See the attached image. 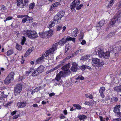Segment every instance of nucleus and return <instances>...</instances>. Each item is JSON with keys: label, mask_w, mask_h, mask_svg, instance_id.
Masks as SVG:
<instances>
[{"label": "nucleus", "mask_w": 121, "mask_h": 121, "mask_svg": "<svg viewBox=\"0 0 121 121\" xmlns=\"http://www.w3.org/2000/svg\"><path fill=\"white\" fill-rule=\"evenodd\" d=\"M23 34L31 39H34L38 37V35L35 31L30 30H26L24 31Z\"/></svg>", "instance_id": "1"}, {"label": "nucleus", "mask_w": 121, "mask_h": 121, "mask_svg": "<svg viewBox=\"0 0 121 121\" xmlns=\"http://www.w3.org/2000/svg\"><path fill=\"white\" fill-rule=\"evenodd\" d=\"M80 1L79 0H74L70 6V8L71 9H73L76 7L77 10H79L83 6V4H82L78 6L79 4Z\"/></svg>", "instance_id": "2"}, {"label": "nucleus", "mask_w": 121, "mask_h": 121, "mask_svg": "<svg viewBox=\"0 0 121 121\" xmlns=\"http://www.w3.org/2000/svg\"><path fill=\"white\" fill-rule=\"evenodd\" d=\"M14 75V72H11L4 80V83L6 84H8L10 83L13 80Z\"/></svg>", "instance_id": "3"}, {"label": "nucleus", "mask_w": 121, "mask_h": 121, "mask_svg": "<svg viewBox=\"0 0 121 121\" xmlns=\"http://www.w3.org/2000/svg\"><path fill=\"white\" fill-rule=\"evenodd\" d=\"M75 38H72L70 37H68L66 38H63L59 41L58 43L60 45L62 46L66 43L67 41L72 40L73 42H75Z\"/></svg>", "instance_id": "4"}, {"label": "nucleus", "mask_w": 121, "mask_h": 121, "mask_svg": "<svg viewBox=\"0 0 121 121\" xmlns=\"http://www.w3.org/2000/svg\"><path fill=\"white\" fill-rule=\"evenodd\" d=\"M70 67V64L68 63L65 65L61 68L63 70V71H62L63 74L65 75L66 76L71 73L70 71L68 70Z\"/></svg>", "instance_id": "5"}, {"label": "nucleus", "mask_w": 121, "mask_h": 121, "mask_svg": "<svg viewBox=\"0 0 121 121\" xmlns=\"http://www.w3.org/2000/svg\"><path fill=\"white\" fill-rule=\"evenodd\" d=\"M22 85L21 84L16 85L14 88V93L15 95L19 94L22 89Z\"/></svg>", "instance_id": "6"}, {"label": "nucleus", "mask_w": 121, "mask_h": 121, "mask_svg": "<svg viewBox=\"0 0 121 121\" xmlns=\"http://www.w3.org/2000/svg\"><path fill=\"white\" fill-rule=\"evenodd\" d=\"M66 76V75L63 74L62 71H60L59 72V73L57 74L55 78V79L56 80L58 81L60 80L61 77H64Z\"/></svg>", "instance_id": "7"}, {"label": "nucleus", "mask_w": 121, "mask_h": 121, "mask_svg": "<svg viewBox=\"0 0 121 121\" xmlns=\"http://www.w3.org/2000/svg\"><path fill=\"white\" fill-rule=\"evenodd\" d=\"M27 104L26 102L25 101L23 102L20 101L17 103V105L19 108H24L25 107Z\"/></svg>", "instance_id": "8"}, {"label": "nucleus", "mask_w": 121, "mask_h": 121, "mask_svg": "<svg viewBox=\"0 0 121 121\" xmlns=\"http://www.w3.org/2000/svg\"><path fill=\"white\" fill-rule=\"evenodd\" d=\"M57 46V43L54 44L51 48L48 50L49 53L51 54H53L54 51L57 49L56 48Z\"/></svg>", "instance_id": "9"}, {"label": "nucleus", "mask_w": 121, "mask_h": 121, "mask_svg": "<svg viewBox=\"0 0 121 121\" xmlns=\"http://www.w3.org/2000/svg\"><path fill=\"white\" fill-rule=\"evenodd\" d=\"M41 89V87L39 86L35 88L34 90L32 91L31 92L30 91H28L27 92V96L30 97L32 96V94L33 92L34 91V92H37L39 90Z\"/></svg>", "instance_id": "10"}, {"label": "nucleus", "mask_w": 121, "mask_h": 121, "mask_svg": "<svg viewBox=\"0 0 121 121\" xmlns=\"http://www.w3.org/2000/svg\"><path fill=\"white\" fill-rule=\"evenodd\" d=\"M78 65L75 62L73 63L72 66L71 68V70L73 72H76L78 69Z\"/></svg>", "instance_id": "11"}, {"label": "nucleus", "mask_w": 121, "mask_h": 121, "mask_svg": "<svg viewBox=\"0 0 121 121\" xmlns=\"http://www.w3.org/2000/svg\"><path fill=\"white\" fill-rule=\"evenodd\" d=\"M105 88L104 87H101L99 90V92L101 97L104 98V93L105 91Z\"/></svg>", "instance_id": "12"}, {"label": "nucleus", "mask_w": 121, "mask_h": 121, "mask_svg": "<svg viewBox=\"0 0 121 121\" xmlns=\"http://www.w3.org/2000/svg\"><path fill=\"white\" fill-rule=\"evenodd\" d=\"M60 15H59L58 14L56 15L54 17V19L53 20L56 23H58L60 21V20L61 18L60 17Z\"/></svg>", "instance_id": "13"}, {"label": "nucleus", "mask_w": 121, "mask_h": 121, "mask_svg": "<svg viewBox=\"0 0 121 121\" xmlns=\"http://www.w3.org/2000/svg\"><path fill=\"white\" fill-rule=\"evenodd\" d=\"M44 56L43 55L41 57L38 59L36 61V63L37 64L41 63L44 60Z\"/></svg>", "instance_id": "14"}, {"label": "nucleus", "mask_w": 121, "mask_h": 121, "mask_svg": "<svg viewBox=\"0 0 121 121\" xmlns=\"http://www.w3.org/2000/svg\"><path fill=\"white\" fill-rule=\"evenodd\" d=\"M115 17V19L117 20L118 22H121V13L116 15Z\"/></svg>", "instance_id": "15"}, {"label": "nucleus", "mask_w": 121, "mask_h": 121, "mask_svg": "<svg viewBox=\"0 0 121 121\" xmlns=\"http://www.w3.org/2000/svg\"><path fill=\"white\" fill-rule=\"evenodd\" d=\"M105 23L104 21L103 20H101L98 23L97 25V26L96 27V28L97 29V27H99L100 28L101 27L103 26Z\"/></svg>", "instance_id": "16"}, {"label": "nucleus", "mask_w": 121, "mask_h": 121, "mask_svg": "<svg viewBox=\"0 0 121 121\" xmlns=\"http://www.w3.org/2000/svg\"><path fill=\"white\" fill-rule=\"evenodd\" d=\"M110 52L109 51L107 52H104L102 57L106 59H108L110 57Z\"/></svg>", "instance_id": "17"}, {"label": "nucleus", "mask_w": 121, "mask_h": 121, "mask_svg": "<svg viewBox=\"0 0 121 121\" xmlns=\"http://www.w3.org/2000/svg\"><path fill=\"white\" fill-rule=\"evenodd\" d=\"M17 6H20V7H22L24 5V4L23 3L22 0H17Z\"/></svg>", "instance_id": "18"}, {"label": "nucleus", "mask_w": 121, "mask_h": 121, "mask_svg": "<svg viewBox=\"0 0 121 121\" xmlns=\"http://www.w3.org/2000/svg\"><path fill=\"white\" fill-rule=\"evenodd\" d=\"M44 67L43 65H41L37 69L39 73H42L44 69Z\"/></svg>", "instance_id": "19"}, {"label": "nucleus", "mask_w": 121, "mask_h": 121, "mask_svg": "<svg viewBox=\"0 0 121 121\" xmlns=\"http://www.w3.org/2000/svg\"><path fill=\"white\" fill-rule=\"evenodd\" d=\"M104 52L103 50L101 48H99L98 51V53L99 56L100 57H102Z\"/></svg>", "instance_id": "20"}, {"label": "nucleus", "mask_w": 121, "mask_h": 121, "mask_svg": "<svg viewBox=\"0 0 121 121\" xmlns=\"http://www.w3.org/2000/svg\"><path fill=\"white\" fill-rule=\"evenodd\" d=\"M120 107V105H118L117 106H116L114 108V111L117 113H119Z\"/></svg>", "instance_id": "21"}, {"label": "nucleus", "mask_w": 121, "mask_h": 121, "mask_svg": "<svg viewBox=\"0 0 121 121\" xmlns=\"http://www.w3.org/2000/svg\"><path fill=\"white\" fill-rule=\"evenodd\" d=\"M78 33V29H76L72 32L71 36L73 37H76Z\"/></svg>", "instance_id": "22"}, {"label": "nucleus", "mask_w": 121, "mask_h": 121, "mask_svg": "<svg viewBox=\"0 0 121 121\" xmlns=\"http://www.w3.org/2000/svg\"><path fill=\"white\" fill-rule=\"evenodd\" d=\"M54 21H53L52 22H50L48 25V27L49 28H50L54 26L55 24H57V23H56Z\"/></svg>", "instance_id": "23"}, {"label": "nucleus", "mask_w": 121, "mask_h": 121, "mask_svg": "<svg viewBox=\"0 0 121 121\" xmlns=\"http://www.w3.org/2000/svg\"><path fill=\"white\" fill-rule=\"evenodd\" d=\"M33 50L32 48H29V49L27 51L26 53L24 55V57H27V56H28L32 52Z\"/></svg>", "instance_id": "24"}, {"label": "nucleus", "mask_w": 121, "mask_h": 121, "mask_svg": "<svg viewBox=\"0 0 121 121\" xmlns=\"http://www.w3.org/2000/svg\"><path fill=\"white\" fill-rule=\"evenodd\" d=\"M39 35L42 38H45L47 36L46 32H41L39 33Z\"/></svg>", "instance_id": "25"}, {"label": "nucleus", "mask_w": 121, "mask_h": 121, "mask_svg": "<svg viewBox=\"0 0 121 121\" xmlns=\"http://www.w3.org/2000/svg\"><path fill=\"white\" fill-rule=\"evenodd\" d=\"M115 0H111L108 5L107 6V8H109L111 7L114 4Z\"/></svg>", "instance_id": "26"}, {"label": "nucleus", "mask_w": 121, "mask_h": 121, "mask_svg": "<svg viewBox=\"0 0 121 121\" xmlns=\"http://www.w3.org/2000/svg\"><path fill=\"white\" fill-rule=\"evenodd\" d=\"M63 63H64V62H63V61H61V64H60L58 65L56 67L54 68L53 69L50 70V72H52L54 70H56V69H58V68L60 67L61 66H62V65H63V64H62Z\"/></svg>", "instance_id": "27"}, {"label": "nucleus", "mask_w": 121, "mask_h": 121, "mask_svg": "<svg viewBox=\"0 0 121 121\" xmlns=\"http://www.w3.org/2000/svg\"><path fill=\"white\" fill-rule=\"evenodd\" d=\"M47 36L48 37H50L53 34V32L52 30H49L48 32H46Z\"/></svg>", "instance_id": "28"}, {"label": "nucleus", "mask_w": 121, "mask_h": 121, "mask_svg": "<svg viewBox=\"0 0 121 121\" xmlns=\"http://www.w3.org/2000/svg\"><path fill=\"white\" fill-rule=\"evenodd\" d=\"M99 60L97 58H95L93 59L92 60V62L93 64H96V65L97 66L98 63L99 62Z\"/></svg>", "instance_id": "29"}, {"label": "nucleus", "mask_w": 121, "mask_h": 121, "mask_svg": "<svg viewBox=\"0 0 121 121\" xmlns=\"http://www.w3.org/2000/svg\"><path fill=\"white\" fill-rule=\"evenodd\" d=\"M39 73L36 69V70H34V71H33V72L32 74V75L33 77L36 76L38 75Z\"/></svg>", "instance_id": "30"}, {"label": "nucleus", "mask_w": 121, "mask_h": 121, "mask_svg": "<svg viewBox=\"0 0 121 121\" xmlns=\"http://www.w3.org/2000/svg\"><path fill=\"white\" fill-rule=\"evenodd\" d=\"M116 21H117V20L115 19V17L111 20L110 22V24L111 25H113L115 23Z\"/></svg>", "instance_id": "31"}, {"label": "nucleus", "mask_w": 121, "mask_h": 121, "mask_svg": "<svg viewBox=\"0 0 121 121\" xmlns=\"http://www.w3.org/2000/svg\"><path fill=\"white\" fill-rule=\"evenodd\" d=\"M111 103L115 102L117 101L118 100V99L117 98L114 97H112L111 99Z\"/></svg>", "instance_id": "32"}, {"label": "nucleus", "mask_w": 121, "mask_h": 121, "mask_svg": "<svg viewBox=\"0 0 121 121\" xmlns=\"http://www.w3.org/2000/svg\"><path fill=\"white\" fill-rule=\"evenodd\" d=\"M121 87L120 86H116L114 88V90L117 92H120L121 91Z\"/></svg>", "instance_id": "33"}, {"label": "nucleus", "mask_w": 121, "mask_h": 121, "mask_svg": "<svg viewBox=\"0 0 121 121\" xmlns=\"http://www.w3.org/2000/svg\"><path fill=\"white\" fill-rule=\"evenodd\" d=\"M104 62L101 61L99 60V62L97 64V66H102L104 65Z\"/></svg>", "instance_id": "34"}, {"label": "nucleus", "mask_w": 121, "mask_h": 121, "mask_svg": "<svg viewBox=\"0 0 121 121\" xmlns=\"http://www.w3.org/2000/svg\"><path fill=\"white\" fill-rule=\"evenodd\" d=\"M13 49H11L7 52V56L13 54Z\"/></svg>", "instance_id": "35"}, {"label": "nucleus", "mask_w": 121, "mask_h": 121, "mask_svg": "<svg viewBox=\"0 0 121 121\" xmlns=\"http://www.w3.org/2000/svg\"><path fill=\"white\" fill-rule=\"evenodd\" d=\"M73 106L74 107H75L76 108V109L78 110H80L81 108V106H80V105L78 104H74L73 105Z\"/></svg>", "instance_id": "36"}, {"label": "nucleus", "mask_w": 121, "mask_h": 121, "mask_svg": "<svg viewBox=\"0 0 121 121\" xmlns=\"http://www.w3.org/2000/svg\"><path fill=\"white\" fill-rule=\"evenodd\" d=\"M26 17L27 18V20L29 22H32V17H29L27 15L26 16Z\"/></svg>", "instance_id": "37"}, {"label": "nucleus", "mask_w": 121, "mask_h": 121, "mask_svg": "<svg viewBox=\"0 0 121 121\" xmlns=\"http://www.w3.org/2000/svg\"><path fill=\"white\" fill-rule=\"evenodd\" d=\"M35 6V4L34 3H31L30 5L29 9H33Z\"/></svg>", "instance_id": "38"}, {"label": "nucleus", "mask_w": 121, "mask_h": 121, "mask_svg": "<svg viewBox=\"0 0 121 121\" xmlns=\"http://www.w3.org/2000/svg\"><path fill=\"white\" fill-rule=\"evenodd\" d=\"M79 118L80 120H83L84 121L85 119L86 118V117L85 115H83L79 116Z\"/></svg>", "instance_id": "39"}, {"label": "nucleus", "mask_w": 121, "mask_h": 121, "mask_svg": "<svg viewBox=\"0 0 121 121\" xmlns=\"http://www.w3.org/2000/svg\"><path fill=\"white\" fill-rule=\"evenodd\" d=\"M33 70V69L32 68H31L30 70L28 71H26V75L27 76H28L30 73L31 72V71Z\"/></svg>", "instance_id": "40"}, {"label": "nucleus", "mask_w": 121, "mask_h": 121, "mask_svg": "<svg viewBox=\"0 0 121 121\" xmlns=\"http://www.w3.org/2000/svg\"><path fill=\"white\" fill-rule=\"evenodd\" d=\"M114 47L113 46H111L109 47L108 49V51L109 52H112L114 50Z\"/></svg>", "instance_id": "41"}, {"label": "nucleus", "mask_w": 121, "mask_h": 121, "mask_svg": "<svg viewBox=\"0 0 121 121\" xmlns=\"http://www.w3.org/2000/svg\"><path fill=\"white\" fill-rule=\"evenodd\" d=\"M60 13L58 14L59 15H60V17L61 18L62 17L64 16L65 14V12L62 11H61L59 12Z\"/></svg>", "instance_id": "42"}, {"label": "nucleus", "mask_w": 121, "mask_h": 121, "mask_svg": "<svg viewBox=\"0 0 121 121\" xmlns=\"http://www.w3.org/2000/svg\"><path fill=\"white\" fill-rule=\"evenodd\" d=\"M22 37L23 39L22 40V42H21V44L22 45H23L24 44V43L26 40L25 37L23 36Z\"/></svg>", "instance_id": "43"}, {"label": "nucleus", "mask_w": 121, "mask_h": 121, "mask_svg": "<svg viewBox=\"0 0 121 121\" xmlns=\"http://www.w3.org/2000/svg\"><path fill=\"white\" fill-rule=\"evenodd\" d=\"M85 96L86 98H89L90 99H92L93 98V96L91 94L88 95L87 94H86Z\"/></svg>", "instance_id": "44"}, {"label": "nucleus", "mask_w": 121, "mask_h": 121, "mask_svg": "<svg viewBox=\"0 0 121 121\" xmlns=\"http://www.w3.org/2000/svg\"><path fill=\"white\" fill-rule=\"evenodd\" d=\"M60 3L58 2H55L54 4H53L52 5L54 7H56Z\"/></svg>", "instance_id": "45"}, {"label": "nucleus", "mask_w": 121, "mask_h": 121, "mask_svg": "<svg viewBox=\"0 0 121 121\" xmlns=\"http://www.w3.org/2000/svg\"><path fill=\"white\" fill-rule=\"evenodd\" d=\"M16 48L18 50H20L22 49V46L20 45L17 44L16 46Z\"/></svg>", "instance_id": "46"}, {"label": "nucleus", "mask_w": 121, "mask_h": 121, "mask_svg": "<svg viewBox=\"0 0 121 121\" xmlns=\"http://www.w3.org/2000/svg\"><path fill=\"white\" fill-rule=\"evenodd\" d=\"M13 18L12 17L9 16L6 19L4 20V22H6L7 21H9L12 19Z\"/></svg>", "instance_id": "47"}, {"label": "nucleus", "mask_w": 121, "mask_h": 121, "mask_svg": "<svg viewBox=\"0 0 121 121\" xmlns=\"http://www.w3.org/2000/svg\"><path fill=\"white\" fill-rule=\"evenodd\" d=\"M1 10L2 12H4L6 9V8L5 7L4 5H2L1 8Z\"/></svg>", "instance_id": "48"}, {"label": "nucleus", "mask_w": 121, "mask_h": 121, "mask_svg": "<svg viewBox=\"0 0 121 121\" xmlns=\"http://www.w3.org/2000/svg\"><path fill=\"white\" fill-rule=\"evenodd\" d=\"M83 33H82L80 34V35L79 36L78 38L79 40H81L83 39Z\"/></svg>", "instance_id": "49"}, {"label": "nucleus", "mask_w": 121, "mask_h": 121, "mask_svg": "<svg viewBox=\"0 0 121 121\" xmlns=\"http://www.w3.org/2000/svg\"><path fill=\"white\" fill-rule=\"evenodd\" d=\"M114 35V33L113 32L110 33L108 35V36L109 38H110Z\"/></svg>", "instance_id": "50"}, {"label": "nucleus", "mask_w": 121, "mask_h": 121, "mask_svg": "<svg viewBox=\"0 0 121 121\" xmlns=\"http://www.w3.org/2000/svg\"><path fill=\"white\" fill-rule=\"evenodd\" d=\"M84 77L82 76L81 75L79 76L77 78H76V80H77L78 79H80L81 80H82L84 79Z\"/></svg>", "instance_id": "51"}, {"label": "nucleus", "mask_w": 121, "mask_h": 121, "mask_svg": "<svg viewBox=\"0 0 121 121\" xmlns=\"http://www.w3.org/2000/svg\"><path fill=\"white\" fill-rule=\"evenodd\" d=\"M62 28V26H61L60 25L59 26H57V30L58 31H59Z\"/></svg>", "instance_id": "52"}, {"label": "nucleus", "mask_w": 121, "mask_h": 121, "mask_svg": "<svg viewBox=\"0 0 121 121\" xmlns=\"http://www.w3.org/2000/svg\"><path fill=\"white\" fill-rule=\"evenodd\" d=\"M49 54H50V53H49L48 51L47 50L46 51L44 54V55L45 56L47 57L48 56Z\"/></svg>", "instance_id": "53"}, {"label": "nucleus", "mask_w": 121, "mask_h": 121, "mask_svg": "<svg viewBox=\"0 0 121 121\" xmlns=\"http://www.w3.org/2000/svg\"><path fill=\"white\" fill-rule=\"evenodd\" d=\"M89 56H86L83 57V59L84 60H86L88 58Z\"/></svg>", "instance_id": "54"}, {"label": "nucleus", "mask_w": 121, "mask_h": 121, "mask_svg": "<svg viewBox=\"0 0 121 121\" xmlns=\"http://www.w3.org/2000/svg\"><path fill=\"white\" fill-rule=\"evenodd\" d=\"M86 68V66L85 65H83L81 67V69L83 71Z\"/></svg>", "instance_id": "55"}, {"label": "nucleus", "mask_w": 121, "mask_h": 121, "mask_svg": "<svg viewBox=\"0 0 121 121\" xmlns=\"http://www.w3.org/2000/svg\"><path fill=\"white\" fill-rule=\"evenodd\" d=\"M82 50L81 49H79V50H77L76 52H76V53L77 54L79 52H82Z\"/></svg>", "instance_id": "56"}, {"label": "nucleus", "mask_w": 121, "mask_h": 121, "mask_svg": "<svg viewBox=\"0 0 121 121\" xmlns=\"http://www.w3.org/2000/svg\"><path fill=\"white\" fill-rule=\"evenodd\" d=\"M24 2L25 4V5L26 6L27 5L28 3V0H24Z\"/></svg>", "instance_id": "57"}, {"label": "nucleus", "mask_w": 121, "mask_h": 121, "mask_svg": "<svg viewBox=\"0 0 121 121\" xmlns=\"http://www.w3.org/2000/svg\"><path fill=\"white\" fill-rule=\"evenodd\" d=\"M113 121H121V118L115 119L113 120Z\"/></svg>", "instance_id": "58"}, {"label": "nucleus", "mask_w": 121, "mask_h": 121, "mask_svg": "<svg viewBox=\"0 0 121 121\" xmlns=\"http://www.w3.org/2000/svg\"><path fill=\"white\" fill-rule=\"evenodd\" d=\"M119 5L118 7V9L120 10H121V1L119 3Z\"/></svg>", "instance_id": "59"}, {"label": "nucleus", "mask_w": 121, "mask_h": 121, "mask_svg": "<svg viewBox=\"0 0 121 121\" xmlns=\"http://www.w3.org/2000/svg\"><path fill=\"white\" fill-rule=\"evenodd\" d=\"M27 20V18L26 17V18H25L23 19L22 20V22L23 23H24L26 22V21Z\"/></svg>", "instance_id": "60"}, {"label": "nucleus", "mask_w": 121, "mask_h": 121, "mask_svg": "<svg viewBox=\"0 0 121 121\" xmlns=\"http://www.w3.org/2000/svg\"><path fill=\"white\" fill-rule=\"evenodd\" d=\"M19 116V115L18 114L17 115H15L13 117V119H15L17 118Z\"/></svg>", "instance_id": "61"}, {"label": "nucleus", "mask_w": 121, "mask_h": 121, "mask_svg": "<svg viewBox=\"0 0 121 121\" xmlns=\"http://www.w3.org/2000/svg\"><path fill=\"white\" fill-rule=\"evenodd\" d=\"M86 43L85 41L84 40H83L81 42V44L83 45L85 44Z\"/></svg>", "instance_id": "62"}, {"label": "nucleus", "mask_w": 121, "mask_h": 121, "mask_svg": "<svg viewBox=\"0 0 121 121\" xmlns=\"http://www.w3.org/2000/svg\"><path fill=\"white\" fill-rule=\"evenodd\" d=\"M17 111L16 110L15 111L11 113V114L12 115H13L15 114L16 112Z\"/></svg>", "instance_id": "63"}, {"label": "nucleus", "mask_w": 121, "mask_h": 121, "mask_svg": "<svg viewBox=\"0 0 121 121\" xmlns=\"http://www.w3.org/2000/svg\"><path fill=\"white\" fill-rule=\"evenodd\" d=\"M55 94L54 93H51L49 94V96L50 97L52 96L55 95Z\"/></svg>", "instance_id": "64"}]
</instances>
